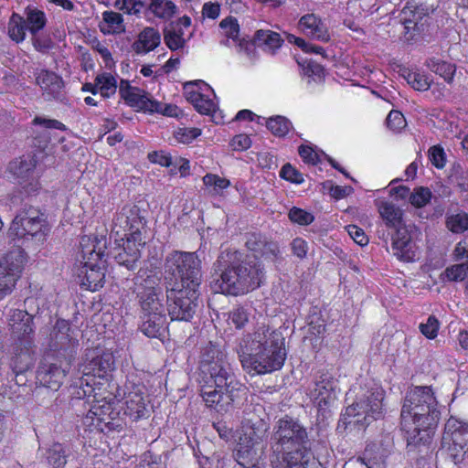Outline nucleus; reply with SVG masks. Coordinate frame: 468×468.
Returning a JSON list of instances; mask_svg holds the SVG:
<instances>
[{
    "label": "nucleus",
    "mask_w": 468,
    "mask_h": 468,
    "mask_svg": "<svg viewBox=\"0 0 468 468\" xmlns=\"http://www.w3.org/2000/svg\"><path fill=\"white\" fill-rule=\"evenodd\" d=\"M200 395L207 407L228 412L247 394V387L236 377L227 353L209 342L200 353Z\"/></svg>",
    "instance_id": "obj_1"
},
{
    "label": "nucleus",
    "mask_w": 468,
    "mask_h": 468,
    "mask_svg": "<svg viewBox=\"0 0 468 468\" xmlns=\"http://www.w3.org/2000/svg\"><path fill=\"white\" fill-rule=\"evenodd\" d=\"M440 416L438 402L431 387L416 386L410 388L400 412L401 429L406 432L408 447L429 444Z\"/></svg>",
    "instance_id": "obj_2"
},
{
    "label": "nucleus",
    "mask_w": 468,
    "mask_h": 468,
    "mask_svg": "<svg viewBox=\"0 0 468 468\" xmlns=\"http://www.w3.org/2000/svg\"><path fill=\"white\" fill-rule=\"evenodd\" d=\"M285 339L278 330L261 326L239 339L236 352L244 370L263 375L279 370L286 359Z\"/></svg>",
    "instance_id": "obj_3"
},
{
    "label": "nucleus",
    "mask_w": 468,
    "mask_h": 468,
    "mask_svg": "<svg viewBox=\"0 0 468 468\" xmlns=\"http://www.w3.org/2000/svg\"><path fill=\"white\" fill-rule=\"evenodd\" d=\"M211 287L216 292L244 294L258 288L263 279V267L258 261H241V253L234 250L220 252L214 263Z\"/></svg>",
    "instance_id": "obj_4"
},
{
    "label": "nucleus",
    "mask_w": 468,
    "mask_h": 468,
    "mask_svg": "<svg viewBox=\"0 0 468 468\" xmlns=\"http://www.w3.org/2000/svg\"><path fill=\"white\" fill-rule=\"evenodd\" d=\"M272 468H307L311 459L306 428L292 417L280 419L271 436Z\"/></svg>",
    "instance_id": "obj_5"
},
{
    "label": "nucleus",
    "mask_w": 468,
    "mask_h": 468,
    "mask_svg": "<svg viewBox=\"0 0 468 468\" xmlns=\"http://www.w3.org/2000/svg\"><path fill=\"white\" fill-rule=\"evenodd\" d=\"M385 390L379 383L367 380L360 386L354 402L347 406L339 420L338 428L357 427L365 429L374 420L384 416Z\"/></svg>",
    "instance_id": "obj_6"
},
{
    "label": "nucleus",
    "mask_w": 468,
    "mask_h": 468,
    "mask_svg": "<svg viewBox=\"0 0 468 468\" xmlns=\"http://www.w3.org/2000/svg\"><path fill=\"white\" fill-rule=\"evenodd\" d=\"M106 237L83 235L80 239V254L83 260L78 277L80 285L87 290L96 292L104 284L105 270L99 264L102 261L107 249Z\"/></svg>",
    "instance_id": "obj_7"
},
{
    "label": "nucleus",
    "mask_w": 468,
    "mask_h": 468,
    "mask_svg": "<svg viewBox=\"0 0 468 468\" xmlns=\"http://www.w3.org/2000/svg\"><path fill=\"white\" fill-rule=\"evenodd\" d=\"M202 281L201 261L196 252L174 250L165 261L164 285L199 287Z\"/></svg>",
    "instance_id": "obj_8"
},
{
    "label": "nucleus",
    "mask_w": 468,
    "mask_h": 468,
    "mask_svg": "<svg viewBox=\"0 0 468 468\" xmlns=\"http://www.w3.org/2000/svg\"><path fill=\"white\" fill-rule=\"evenodd\" d=\"M49 230L45 214L34 207L24 208L17 214L9 229L11 235L36 244H42Z\"/></svg>",
    "instance_id": "obj_9"
},
{
    "label": "nucleus",
    "mask_w": 468,
    "mask_h": 468,
    "mask_svg": "<svg viewBox=\"0 0 468 468\" xmlns=\"http://www.w3.org/2000/svg\"><path fill=\"white\" fill-rule=\"evenodd\" d=\"M166 309L172 321L189 322L198 308L199 287L165 286Z\"/></svg>",
    "instance_id": "obj_10"
},
{
    "label": "nucleus",
    "mask_w": 468,
    "mask_h": 468,
    "mask_svg": "<svg viewBox=\"0 0 468 468\" xmlns=\"http://www.w3.org/2000/svg\"><path fill=\"white\" fill-rule=\"evenodd\" d=\"M146 220L136 205H126L116 213L112 219V231L116 236L123 235L135 244H145L142 230L145 229Z\"/></svg>",
    "instance_id": "obj_11"
},
{
    "label": "nucleus",
    "mask_w": 468,
    "mask_h": 468,
    "mask_svg": "<svg viewBox=\"0 0 468 468\" xmlns=\"http://www.w3.org/2000/svg\"><path fill=\"white\" fill-rule=\"evenodd\" d=\"M25 262L26 252L19 247L8 251L0 260V300L12 292Z\"/></svg>",
    "instance_id": "obj_12"
},
{
    "label": "nucleus",
    "mask_w": 468,
    "mask_h": 468,
    "mask_svg": "<svg viewBox=\"0 0 468 468\" xmlns=\"http://www.w3.org/2000/svg\"><path fill=\"white\" fill-rule=\"evenodd\" d=\"M434 11L433 5L426 3H407L400 14V20L404 26L405 35L408 39H412L415 35L426 30L429 15Z\"/></svg>",
    "instance_id": "obj_13"
},
{
    "label": "nucleus",
    "mask_w": 468,
    "mask_h": 468,
    "mask_svg": "<svg viewBox=\"0 0 468 468\" xmlns=\"http://www.w3.org/2000/svg\"><path fill=\"white\" fill-rule=\"evenodd\" d=\"M260 441L261 436L253 428L243 431L233 452L234 459L241 468H260V456L256 448Z\"/></svg>",
    "instance_id": "obj_14"
},
{
    "label": "nucleus",
    "mask_w": 468,
    "mask_h": 468,
    "mask_svg": "<svg viewBox=\"0 0 468 468\" xmlns=\"http://www.w3.org/2000/svg\"><path fill=\"white\" fill-rule=\"evenodd\" d=\"M114 356L112 352L102 348L89 350L81 366L82 373L86 376L104 378L114 369Z\"/></svg>",
    "instance_id": "obj_15"
},
{
    "label": "nucleus",
    "mask_w": 468,
    "mask_h": 468,
    "mask_svg": "<svg viewBox=\"0 0 468 468\" xmlns=\"http://www.w3.org/2000/svg\"><path fill=\"white\" fill-rule=\"evenodd\" d=\"M119 94L125 103L131 107L152 112L162 110V103L154 100L144 90L132 86L126 80L120 81Z\"/></svg>",
    "instance_id": "obj_16"
},
{
    "label": "nucleus",
    "mask_w": 468,
    "mask_h": 468,
    "mask_svg": "<svg viewBox=\"0 0 468 468\" xmlns=\"http://www.w3.org/2000/svg\"><path fill=\"white\" fill-rule=\"evenodd\" d=\"M71 328L68 321L58 319L51 333L50 346L65 358L70 359L76 354L79 342L71 335Z\"/></svg>",
    "instance_id": "obj_17"
},
{
    "label": "nucleus",
    "mask_w": 468,
    "mask_h": 468,
    "mask_svg": "<svg viewBox=\"0 0 468 468\" xmlns=\"http://www.w3.org/2000/svg\"><path fill=\"white\" fill-rule=\"evenodd\" d=\"M123 414L132 420L137 421L149 416L147 401L144 392V387L132 384L125 387Z\"/></svg>",
    "instance_id": "obj_18"
},
{
    "label": "nucleus",
    "mask_w": 468,
    "mask_h": 468,
    "mask_svg": "<svg viewBox=\"0 0 468 468\" xmlns=\"http://www.w3.org/2000/svg\"><path fill=\"white\" fill-rule=\"evenodd\" d=\"M388 235L391 237L392 254L401 261H414L417 246L406 225L389 231Z\"/></svg>",
    "instance_id": "obj_19"
},
{
    "label": "nucleus",
    "mask_w": 468,
    "mask_h": 468,
    "mask_svg": "<svg viewBox=\"0 0 468 468\" xmlns=\"http://www.w3.org/2000/svg\"><path fill=\"white\" fill-rule=\"evenodd\" d=\"M310 397L320 410L330 407L336 400L335 383L329 373H321L310 388Z\"/></svg>",
    "instance_id": "obj_20"
},
{
    "label": "nucleus",
    "mask_w": 468,
    "mask_h": 468,
    "mask_svg": "<svg viewBox=\"0 0 468 468\" xmlns=\"http://www.w3.org/2000/svg\"><path fill=\"white\" fill-rule=\"evenodd\" d=\"M13 354L10 367L16 376L31 368L34 365L33 341L31 337H19L13 347Z\"/></svg>",
    "instance_id": "obj_21"
},
{
    "label": "nucleus",
    "mask_w": 468,
    "mask_h": 468,
    "mask_svg": "<svg viewBox=\"0 0 468 468\" xmlns=\"http://www.w3.org/2000/svg\"><path fill=\"white\" fill-rule=\"evenodd\" d=\"M245 245L249 250L253 252L256 259L262 257L271 261H274L280 256L278 244L274 241L269 240L261 233H248L246 235Z\"/></svg>",
    "instance_id": "obj_22"
},
{
    "label": "nucleus",
    "mask_w": 468,
    "mask_h": 468,
    "mask_svg": "<svg viewBox=\"0 0 468 468\" xmlns=\"http://www.w3.org/2000/svg\"><path fill=\"white\" fill-rule=\"evenodd\" d=\"M140 331L149 338H160L167 329L166 314L165 311L141 312Z\"/></svg>",
    "instance_id": "obj_23"
},
{
    "label": "nucleus",
    "mask_w": 468,
    "mask_h": 468,
    "mask_svg": "<svg viewBox=\"0 0 468 468\" xmlns=\"http://www.w3.org/2000/svg\"><path fill=\"white\" fill-rule=\"evenodd\" d=\"M144 244H135L130 239H126V242L122 246H118L111 250L108 254H111L114 261L127 270L132 271L136 267V263L141 258V248ZM106 255V252H105Z\"/></svg>",
    "instance_id": "obj_24"
},
{
    "label": "nucleus",
    "mask_w": 468,
    "mask_h": 468,
    "mask_svg": "<svg viewBox=\"0 0 468 468\" xmlns=\"http://www.w3.org/2000/svg\"><path fill=\"white\" fill-rule=\"evenodd\" d=\"M37 84L43 90V95L47 100H56L62 101L65 98L63 92V80L56 73L41 69L36 77Z\"/></svg>",
    "instance_id": "obj_25"
},
{
    "label": "nucleus",
    "mask_w": 468,
    "mask_h": 468,
    "mask_svg": "<svg viewBox=\"0 0 468 468\" xmlns=\"http://www.w3.org/2000/svg\"><path fill=\"white\" fill-rule=\"evenodd\" d=\"M298 28L303 34L312 39L322 42H328L330 40V34L326 25L314 13L303 16L298 21Z\"/></svg>",
    "instance_id": "obj_26"
},
{
    "label": "nucleus",
    "mask_w": 468,
    "mask_h": 468,
    "mask_svg": "<svg viewBox=\"0 0 468 468\" xmlns=\"http://www.w3.org/2000/svg\"><path fill=\"white\" fill-rule=\"evenodd\" d=\"M9 170L20 179L19 185L27 194H31L38 189L39 184L33 177L34 165L31 160L14 161L10 163Z\"/></svg>",
    "instance_id": "obj_27"
},
{
    "label": "nucleus",
    "mask_w": 468,
    "mask_h": 468,
    "mask_svg": "<svg viewBox=\"0 0 468 468\" xmlns=\"http://www.w3.org/2000/svg\"><path fill=\"white\" fill-rule=\"evenodd\" d=\"M66 377V368L56 363H42L37 373V378L41 385L51 390H58Z\"/></svg>",
    "instance_id": "obj_28"
},
{
    "label": "nucleus",
    "mask_w": 468,
    "mask_h": 468,
    "mask_svg": "<svg viewBox=\"0 0 468 468\" xmlns=\"http://www.w3.org/2000/svg\"><path fill=\"white\" fill-rule=\"evenodd\" d=\"M161 44V33L154 27H145L137 35L132 44V49L137 55H146Z\"/></svg>",
    "instance_id": "obj_29"
},
{
    "label": "nucleus",
    "mask_w": 468,
    "mask_h": 468,
    "mask_svg": "<svg viewBox=\"0 0 468 468\" xmlns=\"http://www.w3.org/2000/svg\"><path fill=\"white\" fill-rule=\"evenodd\" d=\"M447 440L456 445L468 447V422L451 417L445 424L443 443Z\"/></svg>",
    "instance_id": "obj_30"
},
{
    "label": "nucleus",
    "mask_w": 468,
    "mask_h": 468,
    "mask_svg": "<svg viewBox=\"0 0 468 468\" xmlns=\"http://www.w3.org/2000/svg\"><path fill=\"white\" fill-rule=\"evenodd\" d=\"M134 292H156L162 290L160 277L154 269L141 268L134 277Z\"/></svg>",
    "instance_id": "obj_31"
},
{
    "label": "nucleus",
    "mask_w": 468,
    "mask_h": 468,
    "mask_svg": "<svg viewBox=\"0 0 468 468\" xmlns=\"http://www.w3.org/2000/svg\"><path fill=\"white\" fill-rule=\"evenodd\" d=\"M101 16L99 28L103 35H121L125 32L126 27L122 14L114 11H104Z\"/></svg>",
    "instance_id": "obj_32"
},
{
    "label": "nucleus",
    "mask_w": 468,
    "mask_h": 468,
    "mask_svg": "<svg viewBox=\"0 0 468 468\" xmlns=\"http://www.w3.org/2000/svg\"><path fill=\"white\" fill-rule=\"evenodd\" d=\"M220 28L223 30L225 37L231 38V41L236 45L238 51L244 50L249 52L251 45L245 39L239 38V25L238 20L233 16H228L219 23Z\"/></svg>",
    "instance_id": "obj_33"
},
{
    "label": "nucleus",
    "mask_w": 468,
    "mask_h": 468,
    "mask_svg": "<svg viewBox=\"0 0 468 468\" xmlns=\"http://www.w3.org/2000/svg\"><path fill=\"white\" fill-rule=\"evenodd\" d=\"M70 455L69 444L55 442L46 451V459L51 468H64Z\"/></svg>",
    "instance_id": "obj_34"
},
{
    "label": "nucleus",
    "mask_w": 468,
    "mask_h": 468,
    "mask_svg": "<svg viewBox=\"0 0 468 468\" xmlns=\"http://www.w3.org/2000/svg\"><path fill=\"white\" fill-rule=\"evenodd\" d=\"M282 42L283 40L279 33L271 30L260 29L255 32L253 44L250 45L251 47L257 46L264 50L273 53L282 46Z\"/></svg>",
    "instance_id": "obj_35"
},
{
    "label": "nucleus",
    "mask_w": 468,
    "mask_h": 468,
    "mask_svg": "<svg viewBox=\"0 0 468 468\" xmlns=\"http://www.w3.org/2000/svg\"><path fill=\"white\" fill-rule=\"evenodd\" d=\"M141 312L165 311L163 290L156 292H140L136 294Z\"/></svg>",
    "instance_id": "obj_36"
},
{
    "label": "nucleus",
    "mask_w": 468,
    "mask_h": 468,
    "mask_svg": "<svg viewBox=\"0 0 468 468\" xmlns=\"http://www.w3.org/2000/svg\"><path fill=\"white\" fill-rule=\"evenodd\" d=\"M379 213L389 231L405 226L402 222V210L392 203L384 202L379 207Z\"/></svg>",
    "instance_id": "obj_37"
},
{
    "label": "nucleus",
    "mask_w": 468,
    "mask_h": 468,
    "mask_svg": "<svg viewBox=\"0 0 468 468\" xmlns=\"http://www.w3.org/2000/svg\"><path fill=\"white\" fill-rule=\"evenodd\" d=\"M149 10L154 16L167 21L177 13L178 8L171 0H152Z\"/></svg>",
    "instance_id": "obj_38"
},
{
    "label": "nucleus",
    "mask_w": 468,
    "mask_h": 468,
    "mask_svg": "<svg viewBox=\"0 0 468 468\" xmlns=\"http://www.w3.org/2000/svg\"><path fill=\"white\" fill-rule=\"evenodd\" d=\"M426 66L432 72L443 78L447 82H451L452 80L456 70L455 65L435 58L427 59Z\"/></svg>",
    "instance_id": "obj_39"
},
{
    "label": "nucleus",
    "mask_w": 468,
    "mask_h": 468,
    "mask_svg": "<svg viewBox=\"0 0 468 468\" xmlns=\"http://www.w3.org/2000/svg\"><path fill=\"white\" fill-rule=\"evenodd\" d=\"M27 18L25 20L27 30L35 36L41 30L46 23L47 18L43 11L36 8H27L26 11Z\"/></svg>",
    "instance_id": "obj_40"
},
{
    "label": "nucleus",
    "mask_w": 468,
    "mask_h": 468,
    "mask_svg": "<svg viewBox=\"0 0 468 468\" xmlns=\"http://www.w3.org/2000/svg\"><path fill=\"white\" fill-rule=\"evenodd\" d=\"M96 83L99 85V92L103 98H110L116 93L117 80L111 73L98 74Z\"/></svg>",
    "instance_id": "obj_41"
},
{
    "label": "nucleus",
    "mask_w": 468,
    "mask_h": 468,
    "mask_svg": "<svg viewBox=\"0 0 468 468\" xmlns=\"http://www.w3.org/2000/svg\"><path fill=\"white\" fill-rule=\"evenodd\" d=\"M32 316L26 311L15 310L11 321H13L14 331H23V336H30L33 333V328L30 324Z\"/></svg>",
    "instance_id": "obj_42"
},
{
    "label": "nucleus",
    "mask_w": 468,
    "mask_h": 468,
    "mask_svg": "<svg viewBox=\"0 0 468 468\" xmlns=\"http://www.w3.org/2000/svg\"><path fill=\"white\" fill-rule=\"evenodd\" d=\"M26 30H27L24 18L13 14L8 22V35L16 43L25 39Z\"/></svg>",
    "instance_id": "obj_43"
},
{
    "label": "nucleus",
    "mask_w": 468,
    "mask_h": 468,
    "mask_svg": "<svg viewBox=\"0 0 468 468\" xmlns=\"http://www.w3.org/2000/svg\"><path fill=\"white\" fill-rule=\"evenodd\" d=\"M404 77L407 82L419 91L429 90L432 81L427 74L420 70H410Z\"/></svg>",
    "instance_id": "obj_44"
},
{
    "label": "nucleus",
    "mask_w": 468,
    "mask_h": 468,
    "mask_svg": "<svg viewBox=\"0 0 468 468\" xmlns=\"http://www.w3.org/2000/svg\"><path fill=\"white\" fill-rule=\"evenodd\" d=\"M446 227L452 233H463L468 230V214L463 211L447 214Z\"/></svg>",
    "instance_id": "obj_45"
},
{
    "label": "nucleus",
    "mask_w": 468,
    "mask_h": 468,
    "mask_svg": "<svg viewBox=\"0 0 468 468\" xmlns=\"http://www.w3.org/2000/svg\"><path fill=\"white\" fill-rule=\"evenodd\" d=\"M268 130L275 136L282 137L286 135L292 128V122L283 116H274L266 121Z\"/></svg>",
    "instance_id": "obj_46"
},
{
    "label": "nucleus",
    "mask_w": 468,
    "mask_h": 468,
    "mask_svg": "<svg viewBox=\"0 0 468 468\" xmlns=\"http://www.w3.org/2000/svg\"><path fill=\"white\" fill-rule=\"evenodd\" d=\"M113 404L110 401H97L89 410L88 413L83 418V424L88 427H92L95 424V420L99 415L97 413L107 414L112 410Z\"/></svg>",
    "instance_id": "obj_47"
},
{
    "label": "nucleus",
    "mask_w": 468,
    "mask_h": 468,
    "mask_svg": "<svg viewBox=\"0 0 468 468\" xmlns=\"http://www.w3.org/2000/svg\"><path fill=\"white\" fill-rule=\"evenodd\" d=\"M99 417L95 420V424L92 425L95 429L100 431H120L122 428V420H115L113 421L112 417L109 413H97Z\"/></svg>",
    "instance_id": "obj_48"
},
{
    "label": "nucleus",
    "mask_w": 468,
    "mask_h": 468,
    "mask_svg": "<svg viewBox=\"0 0 468 468\" xmlns=\"http://www.w3.org/2000/svg\"><path fill=\"white\" fill-rule=\"evenodd\" d=\"M207 90L210 87L202 80L190 81L184 85V94L187 101H189L192 105L197 101V99L200 100V96L202 95L203 88Z\"/></svg>",
    "instance_id": "obj_49"
},
{
    "label": "nucleus",
    "mask_w": 468,
    "mask_h": 468,
    "mask_svg": "<svg viewBox=\"0 0 468 468\" xmlns=\"http://www.w3.org/2000/svg\"><path fill=\"white\" fill-rule=\"evenodd\" d=\"M203 182L207 187L211 188L210 192L216 195L221 193L230 185L228 179L214 174H207L203 177Z\"/></svg>",
    "instance_id": "obj_50"
},
{
    "label": "nucleus",
    "mask_w": 468,
    "mask_h": 468,
    "mask_svg": "<svg viewBox=\"0 0 468 468\" xmlns=\"http://www.w3.org/2000/svg\"><path fill=\"white\" fill-rule=\"evenodd\" d=\"M250 314L248 308L238 306L229 313V320L237 329H241L248 324Z\"/></svg>",
    "instance_id": "obj_51"
},
{
    "label": "nucleus",
    "mask_w": 468,
    "mask_h": 468,
    "mask_svg": "<svg viewBox=\"0 0 468 468\" xmlns=\"http://www.w3.org/2000/svg\"><path fill=\"white\" fill-rule=\"evenodd\" d=\"M445 275L449 281H463L468 275V262L455 264L446 268Z\"/></svg>",
    "instance_id": "obj_52"
},
{
    "label": "nucleus",
    "mask_w": 468,
    "mask_h": 468,
    "mask_svg": "<svg viewBox=\"0 0 468 468\" xmlns=\"http://www.w3.org/2000/svg\"><path fill=\"white\" fill-rule=\"evenodd\" d=\"M431 196L432 194L428 187L420 186L410 195V201L414 207H422L430 202Z\"/></svg>",
    "instance_id": "obj_53"
},
{
    "label": "nucleus",
    "mask_w": 468,
    "mask_h": 468,
    "mask_svg": "<svg viewBox=\"0 0 468 468\" xmlns=\"http://www.w3.org/2000/svg\"><path fill=\"white\" fill-rule=\"evenodd\" d=\"M467 449L468 447H463V445H456L452 442L447 450L445 452L442 451L441 453H445L446 458L450 459L454 465H457L464 460Z\"/></svg>",
    "instance_id": "obj_54"
},
{
    "label": "nucleus",
    "mask_w": 468,
    "mask_h": 468,
    "mask_svg": "<svg viewBox=\"0 0 468 468\" xmlns=\"http://www.w3.org/2000/svg\"><path fill=\"white\" fill-rule=\"evenodd\" d=\"M288 217L291 221L303 226L310 225L314 220L313 214L296 207L290 209Z\"/></svg>",
    "instance_id": "obj_55"
},
{
    "label": "nucleus",
    "mask_w": 468,
    "mask_h": 468,
    "mask_svg": "<svg viewBox=\"0 0 468 468\" xmlns=\"http://www.w3.org/2000/svg\"><path fill=\"white\" fill-rule=\"evenodd\" d=\"M420 331L429 339H434L440 328V323L434 315H430L426 323H421L419 326Z\"/></svg>",
    "instance_id": "obj_56"
},
{
    "label": "nucleus",
    "mask_w": 468,
    "mask_h": 468,
    "mask_svg": "<svg viewBox=\"0 0 468 468\" xmlns=\"http://www.w3.org/2000/svg\"><path fill=\"white\" fill-rule=\"evenodd\" d=\"M163 34L165 43L170 50L175 51L185 47L186 39L176 35L175 31L170 32L164 28Z\"/></svg>",
    "instance_id": "obj_57"
},
{
    "label": "nucleus",
    "mask_w": 468,
    "mask_h": 468,
    "mask_svg": "<svg viewBox=\"0 0 468 468\" xmlns=\"http://www.w3.org/2000/svg\"><path fill=\"white\" fill-rule=\"evenodd\" d=\"M357 462L365 464L367 468H384L385 463L381 456H373L371 450L366 448L362 456L357 458Z\"/></svg>",
    "instance_id": "obj_58"
},
{
    "label": "nucleus",
    "mask_w": 468,
    "mask_h": 468,
    "mask_svg": "<svg viewBox=\"0 0 468 468\" xmlns=\"http://www.w3.org/2000/svg\"><path fill=\"white\" fill-rule=\"evenodd\" d=\"M280 176L295 184H301L303 182V174L296 170L291 164H285L282 167L280 171Z\"/></svg>",
    "instance_id": "obj_59"
},
{
    "label": "nucleus",
    "mask_w": 468,
    "mask_h": 468,
    "mask_svg": "<svg viewBox=\"0 0 468 468\" xmlns=\"http://www.w3.org/2000/svg\"><path fill=\"white\" fill-rule=\"evenodd\" d=\"M386 122L388 127L394 132L400 131L406 125L403 114L399 111H391L386 119Z\"/></svg>",
    "instance_id": "obj_60"
},
{
    "label": "nucleus",
    "mask_w": 468,
    "mask_h": 468,
    "mask_svg": "<svg viewBox=\"0 0 468 468\" xmlns=\"http://www.w3.org/2000/svg\"><path fill=\"white\" fill-rule=\"evenodd\" d=\"M429 159L437 168L441 169L445 165V153L441 146L434 145L429 149Z\"/></svg>",
    "instance_id": "obj_61"
},
{
    "label": "nucleus",
    "mask_w": 468,
    "mask_h": 468,
    "mask_svg": "<svg viewBox=\"0 0 468 468\" xmlns=\"http://www.w3.org/2000/svg\"><path fill=\"white\" fill-rule=\"evenodd\" d=\"M115 5L127 14L137 15L144 5L141 0H117Z\"/></svg>",
    "instance_id": "obj_62"
},
{
    "label": "nucleus",
    "mask_w": 468,
    "mask_h": 468,
    "mask_svg": "<svg viewBox=\"0 0 468 468\" xmlns=\"http://www.w3.org/2000/svg\"><path fill=\"white\" fill-rule=\"evenodd\" d=\"M200 134L201 131L198 128H182L176 132L175 136L178 142L189 144Z\"/></svg>",
    "instance_id": "obj_63"
},
{
    "label": "nucleus",
    "mask_w": 468,
    "mask_h": 468,
    "mask_svg": "<svg viewBox=\"0 0 468 468\" xmlns=\"http://www.w3.org/2000/svg\"><path fill=\"white\" fill-rule=\"evenodd\" d=\"M148 158L152 163L158 164L165 167L172 166L175 159L170 154L165 151L153 152L148 154Z\"/></svg>",
    "instance_id": "obj_64"
}]
</instances>
